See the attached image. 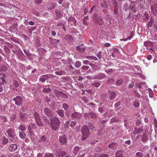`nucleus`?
<instances>
[{"label": "nucleus", "mask_w": 157, "mask_h": 157, "mask_svg": "<svg viewBox=\"0 0 157 157\" xmlns=\"http://www.w3.org/2000/svg\"><path fill=\"white\" fill-rule=\"evenodd\" d=\"M109 147L110 149H115L117 147V144L115 143H112L109 145Z\"/></svg>", "instance_id": "nucleus-23"}, {"label": "nucleus", "mask_w": 157, "mask_h": 157, "mask_svg": "<svg viewBox=\"0 0 157 157\" xmlns=\"http://www.w3.org/2000/svg\"><path fill=\"white\" fill-rule=\"evenodd\" d=\"M111 45L109 43H106L105 44V47H109Z\"/></svg>", "instance_id": "nucleus-64"}, {"label": "nucleus", "mask_w": 157, "mask_h": 157, "mask_svg": "<svg viewBox=\"0 0 157 157\" xmlns=\"http://www.w3.org/2000/svg\"><path fill=\"white\" fill-rule=\"evenodd\" d=\"M134 85V83L133 82H132L131 84H129L128 86V87L130 88H132Z\"/></svg>", "instance_id": "nucleus-56"}, {"label": "nucleus", "mask_w": 157, "mask_h": 157, "mask_svg": "<svg viewBox=\"0 0 157 157\" xmlns=\"http://www.w3.org/2000/svg\"><path fill=\"white\" fill-rule=\"evenodd\" d=\"M33 116L37 125L39 126H42L43 124L38 113L35 112L33 113Z\"/></svg>", "instance_id": "nucleus-4"}, {"label": "nucleus", "mask_w": 157, "mask_h": 157, "mask_svg": "<svg viewBox=\"0 0 157 157\" xmlns=\"http://www.w3.org/2000/svg\"><path fill=\"white\" fill-rule=\"evenodd\" d=\"M83 63L85 65H87L89 64L91 66L92 64L91 63H89V61L87 60H85L83 61Z\"/></svg>", "instance_id": "nucleus-43"}, {"label": "nucleus", "mask_w": 157, "mask_h": 157, "mask_svg": "<svg viewBox=\"0 0 157 157\" xmlns=\"http://www.w3.org/2000/svg\"><path fill=\"white\" fill-rule=\"evenodd\" d=\"M123 82V80L121 79H120L118 80L116 82V84L117 85H121Z\"/></svg>", "instance_id": "nucleus-46"}, {"label": "nucleus", "mask_w": 157, "mask_h": 157, "mask_svg": "<svg viewBox=\"0 0 157 157\" xmlns=\"http://www.w3.org/2000/svg\"><path fill=\"white\" fill-rule=\"evenodd\" d=\"M98 18V19H95V20L96 21V22L95 23L97 24L98 23L99 21H101L102 20V18L101 17H99Z\"/></svg>", "instance_id": "nucleus-50"}, {"label": "nucleus", "mask_w": 157, "mask_h": 157, "mask_svg": "<svg viewBox=\"0 0 157 157\" xmlns=\"http://www.w3.org/2000/svg\"><path fill=\"white\" fill-rule=\"evenodd\" d=\"M154 21V20L153 19L151 18L150 19V21L147 24V26L148 28L151 27L153 24V22Z\"/></svg>", "instance_id": "nucleus-29"}, {"label": "nucleus", "mask_w": 157, "mask_h": 157, "mask_svg": "<svg viewBox=\"0 0 157 157\" xmlns=\"http://www.w3.org/2000/svg\"><path fill=\"white\" fill-rule=\"evenodd\" d=\"M85 57L90 60H98L97 58L93 56H85Z\"/></svg>", "instance_id": "nucleus-15"}, {"label": "nucleus", "mask_w": 157, "mask_h": 157, "mask_svg": "<svg viewBox=\"0 0 157 157\" xmlns=\"http://www.w3.org/2000/svg\"><path fill=\"white\" fill-rule=\"evenodd\" d=\"M105 75L104 74L100 73L96 75L95 79L101 80L105 78Z\"/></svg>", "instance_id": "nucleus-10"}, {"label": "nucleus", "mask_w": 157, "mask_h": 157, "mask_svg": "<svg viewBox=\"0 0 157 157\" xmlns=\"http://www.w3.org/2000/svg\"><path fill=\"white\" fill-rule=\"evenodd\" d=\"M45 140L46 138L44 136H42L41 138V141H44Z\"/></svg>", "instance_id": "nucleus-63"}, {"label": "nucleus", "mask_w": 157, "mask_h": 157, "mask_svg": "<svg viewBox=\"0 0 157 157\" xmlns=\"http://www.w3.org/2000/svg\"><path fill=\"white\" fill-rule=\"evenodd\" d=\"M51 40L52 42L56 44H59V40L56 39H51Z\"/></svg>", "instance_id": "nucleus-40"}, {"label": "nucleus", "mask_w": 157, "mask_h": 157, "mask_svg": "<svg viewBox=\"0 0 157 157\" xmlns=\"http://www.w3.org/2000/svg\"><path fill=\"white\" fill-rule=\"evenodd\" d=\"M151 9L154 14H157V8L155 6H151Z\"/></svg>", "instance_id": "nucleus-20"}, {"label": "nucleus", "mask_w": 157, "mask_h": 157, "mask_svg": "<svg viewBox=\"0 0 157 157\" xmlns=\"http://www.w3.org/2000/svg\"><path fill=\"white\" fill-rule=\"evenodd\" d=\"M1 119L2 122H6L7 121V119L6 117L1 116Z\"/></svg>", "instance_id": "nucleus-41"}, {"label": "nucleus", "mask_w": 157, "mask_h": 157, "mask_svg": "<svg viewBox=\"0 0 157 157\" xmlns=\"http://www.w3.org/2000/svg\"><path fill=\"white\" fill-rule=\"evenodd\" d=\"M43 119L44 120V122H45L47 124H50V122L49 120L47 119L46 117H43Z\"/></svg>", "instance_id": "nucleus-42"}, {"label": "nucleus", "mask_w": 157, "mask_h": 157, "mask_svg": "<svg viewBox=\"0 0 157 157\" xmlns=\"http://www.w3.org/2000/svg\"><path fill=\"white\" fill-rule=\"evenodd\" d=\"M92 85L96 87H98L100 86V83L99 82H94L92 83Z\"/></svg>", "instance_id": "nucleus-31"}, {"label": "nucleus", "mask_w": 157, "mask_h": 157, "mask_svg": "<svg viewBox=\"0 0 157 157\" xmlns=\"http://www.w3.org/2000/svg\"><path fill=\"white\" fill-rule=\"evenodd\" d=\"M58 95L62 98H67V96L65 94L61 92H59L58 93Z\"/></svg>", "instance_id": "nucleus-21"}, {"label": "nucleus", "mask_w": 157, "mask_h": 157, "mask_svg": "<svg viewBox=\"0 0 157 157\" xmlns=\"http://www.w3.org/2000/svg\"><path fill=\"white\" fill-rule=\"evenodd\" d=\"M81 65V63L79 61L76 62L75 66L77 68H79Z\"/></svg>", "instance_id": "nucleus-35"}, {"label": "nucleus", "mask_w": 157, "mask_h": 157, "mask_svg": "<svg viewBox=\"0 0 157 157\" xmlns=\"http://www.w3.org/2000/svg\"><path fill=\"white\" fill-rule=\"evenodd\" d=\"M90 116L92 117L93 118H96V115L94 114L91 113H90Z\"/></svg>", "instance_id": "nucleus-59"}, {"label": "nucleus", "mask_w": 157, "mask_h": 157, "mask_svg": "<svg viewBox=\"0 0 157 157\" xmlns=\"http://www.w3.org/2000/svg\"><path fill=\"white\" fill-rule=\"evenodd\" d=\"M26 136V134L23 131L19 132V136L22 139H24Z\"/></svg>", "instance_id": "nucleus-19"}, {"label": "nucleus", "mask_w": 157, "mask_h": 157, "mask_svg": "<svg viewBox=\"0 0 157 157\" xmlns=\"http://www.w3.org/2000/svg\"><path fill=\"white\" fill-rule=\"evenodd\" d=\"M51 121L50 126L53 130H56L58 128L60 121L56 117H54L50 118Z\"/></svg>", "instance_id": "nucleus-1"}, {"label": "nucleus", "mask_w": 157, "mask_h": 157, "mask_svg": "<svg viewBox=\"0 0 157 157\" xmlns=\"http://www.w3.org/2000/svg\"><path fill=\"white\" fill-rule=\"evenodd\" d=\"M7 65L0 64V71H5L7 70Z\"/></svg>", "instance_id": "nucleus-17"}, {"label": "nucleus", "mask_w": 157, "mask_h": 157, "mask_svg": "<svg viewBox=\"0 0 157 157\" xmlns=\"http://www.w3.org/2000/svg\"><path fill=\"white\" fill-rule=\"evenodd\" d=\"M51 90V89L49 87H46V88H44L43 91L45 92H50Z\"/></svg>", "instance_id": "nucleus-36"}, {"label": "nucleus", "mask_w": 157, "mask_h": 157, "mask_svg": "<svg viewBox=\"0 0 157 157\" xmlns=\"http://www.w3.org/2000/svg\"><path fill=\"white\" fill-rule=\"evenodd\" d=\"M48 75H42L40 78V80L41 81L44 82H45V80L48 79Z\"/></svg>", "instance_id": "nucleus-14"}, {"label": "nucleus", "mask_w": 157, "mask_h": 157, "mask_svg": "<svg viewBox=\"0 0 157 157\" xmlns=\"http://www.w3.org/2000/svg\"><path fill=\"white\" fill-rule=\"evenodd\" d=\"M98 111L101 113H102L104 112L103 108L102 107H99L98 109Z\"/></svg>", "instance_id": "nucleus-53"}, {"label": "nucleus", "mask_w": 157, "mask_h": 157, "mask_svg": "<svg viewBox=\"0 0 157 157\" xmlns=\"http://www.w3.org/2000/svg\"><path fill=\"white\" fill-rule=\"evenodd\" d=\"M19 128L22 130V131H25L26 130L25 127L23 125H20L19 127Z\"/></svg>", "instance_id": "nucleus-37"}, {"label": "nucleus", "mask_w": 157, "mask_h": 157, "mask_svg": "<svg viewBox=\"0 0 157 157\" xmlns=\"http://www.w3.org/2000/svg\"><path fill=\"white\" fill-rule=\"evenodd\" d=\"M56 6V4L52 2H49L47 4V7L49 9H52L54 8Z\"/></svg>", "instance_id": "nucleus-13"}, {"label": "nucleus", "mask_w": 157, "mask_h": 157, "mask_svg": "<svg viewBox=\"0 0 157 157\" xmlns=\"http://www.w3.org/2000/svg\"><path fill=\"white\" fill-rule=\"evenodd\" d=\"M14 85L15 87H17L19 86V84L17 82L15 81L14 82Z\"/></svg>", "instance_id": "nucleus-62"}, {"label": "nucleus", "mask_w": 157, "mask_h": 157, "mask_svg": "<svg viewBox=\"0 0 157 157\" xmlns=\"http://www.w3.org/2000/svg\"><path fill=\"white\" fill-rule=\"evenodd\" d=\"M113 71V70L112 69H110L109 70H105V71L107 73H109Z\"/></svg>", "instance_id": "nucleus-57"}, {"label": "nucleus", "mask_w": 157, "mask_h": 157, "mask_svg": "<svg viewBox=\"0 0 157 157\" xmlns=\"http://www.w3.org/2000/svg\"><path fill=\"white\" fill-rule=\"evenodd\" d=\"M135 68L138 71V72L136 73V74L138 75L140 74L141 72V71L140 67L138 66H135Z\"/></svg>", "instance_id": "nucleus-32"}, {"label": "nucleus", "mask_w": 157, "mask_h": 157, "mask_svg": "<svg viewBox=\"0 0 157 157\" xmlns=\"http://www.w3.org/2000/svg\"><path fill=\"white\" fill-rule=\"evenodd\" d=\"M8 142V140L6 138H3L2 141V144H6Z\"/></svg>", "instance_id": "nucleus-33"}, {"label": "nucleus", "mask_w": 157, "mask_h": 157, "mask_svg": "<svg viewBox=\"0 0 157 157\" xmlns=\"http://www.w3.org/2000/svg\"><path fill=\"white\" fill-rule=\"evenodd\" d=\"M144 45L146 47H152L153 46V43L149 41H145L144 43Z\"/></svg>", "instance_id": "nucleus-12"}, {"label": "nucleus", "mask_w": 157, "mask_h": 157, "mask_svg": "<svg viewBox=\"0 0 157 157\" xmlns=\"http://www.w3.org/2000/svg\"><path fill=\"white\" fill-rule=\"evenodd\" d=\"M4 50L5 52L7 53L9 52L10 50L9 49L8 47L6 46H4Z\"/></svg>", "instance_id": "nucleus-47"}, {"label": "nucleus", "mask_w": 157, "mask_h": 157, "mask_svg": "<svg viewBox=\"0 0 157 157\" xmlns=\"http://www.w3.org/2000/svg\"><path fill=\"white\" fill-rule=\"evenodd\" d=\"M17 148V145L16 144H11L9 147V150L10 151H15Z\"/></svg>", "instance_id": "nucleus-11"}, {"label": "nucleus", "mask_w": 157, "mask_h": 157, "mask_svg": "<svg viewBox=\"0 0 157 157\" xmlns=\"http://www.w3.org/2000/svg\"><path fill=\"white\" fill-rule=\"evenodd\" d=\"M81 117V114L77 112H74L71 115V117L74 119H80Z\"/></svg>", "instance_id": "nucleus-6"}, {"label": "nucleus", "mask_w": 157, "mask_h": 157, "mask_svg": "<svg viewBox=\"0 0 157 157\" xmlns=\"http://www.w3.org/2000/svg\"><path fill=\"white\" fill-rule=\"evenodd\" d=\"M132 38V36H130L127 37V38L126 39H125L124 41H126L127 40H130Z\"/></svg>", "instance_id": "nucleus-61"}, {"label": "nucleus", "mask_w": 157, "mask_h": 157, "mask_svg": "<svg viewBox=\"0 0 157 157\" xmlns=\"http://www.w3.org/2000/svg\"><path fill=\"white\" fill-rule=\"evenodd\" d=\"M82 138L83 140H85L89 134V129L87 126H84L82 129Z\"/></svg>", "instance_id": "nucleus-3"}, {"label": "nucleus", "mask_w": 157, "mask_h": 157, "mask_svg": "<svg viewBox=\"0 0 157 157\" xmlns=\"http://www.w3.org/2000/svg\"><path fill=\"white\" fill-rule=\"evenodd\" d=\"M59 140L62 144H65L67 141L65 136L64 135H63L60 136Z\"/></svg>", "instance_id": "nucleus-7"}, {"label": "nucleus", "mask_w": 157, "mask_h": 157, "mask_svg": "<svg viewBox=\"0 0 157 157\" xmlns=\"http://www.w3.org/2000/svg\"><path fill=\"white\" fill-rule=\"evenodd\" d=\"M76 124V123L75 121H72L71 122V123L70 124V126L72 128H73L75 126Z\"/></svg>", "instance_id": "nucleus-48"}, {"label": "nucleus", "mask_w": 157, "mask_h": 157, "mask_svg": "<svg viewBox=\"0 0 157 157\" xmlns=\"http://www.w3.org/2000/svg\"><path fill=\"white\" fill-rule=\"evenodd\" d=\"M44 157H54L52 153H46Z\"/></svg>", "instance_id": "nucleus-34"}, {"label": "nucleus", "mask_w": 157, "mask_h": 157, "mask_svg": "<svg viewBox=\"0 0 157 157\" xmlns=\"http://www.w3.org/2000/svg\"><path fill=\"white\" fill-rule=\"evenodd\" d=\"M116 95V93L115 92H112L111 94V96L110 97V99H114Z\"/></svg>", "instance_id": "nucleus-38"}, {"label": "nucleus", "mask_w": 157, "mask_h": 157, "mask_svg": "<svg viewBox=\"0 0 157 157\" xmlns=\"http://www.w3.org/2000/svg\"><path fill=\"white\" fill-rule=\"evenodd\" d=\"M0 78H1V80L2 81V82L1 83H2V85H3V83L5 82V79H4V76H3V77H0Z\"/></svg>", "instance_id": "nucleus-55"}, {"label": "nucleus", "mask_w": 157, "mask_h": 157, "mask_svg": "<svg viewBox=\"0 0 157 157\" xmlns=\"http://www.w3.org/2000/svg\"><path fill=\"white\" fill-rule=\"evenodd\" d=\"M115 155L116 157H124L122 151H118L116 152Z\"/></svg>", "instance_id": "nucleus-16"}, {"label": "nucleus", "mask_w": 157, "mask_h": 157, "mask_svg": "<svg viewBox=\"0 0 157 157\" xmlns=\"http://www.w3.org/2000/svg\"><path fill=\"white\" fill-rule=\"evenodd\" d=\"M12 41L15 43L19 44L20 43L19 40L17 38H13L11 39Z\"/></svg>", "instance_id": "nucleus-30"}, {"label": "nucleus", "mask_w": 157, "mask_h": 157, "mask_svg": "<svg viewBox=\"0 0 157 157\" xmlns=\"http://www.w3.org/2000/svg\"><path fill=\"white\" fill-rule=\"evenodd\" d=\"M152 56L151 55H149L147 57V59H148V60H150L151 59H152Z\"/></svg>", "instance_id": "nucleus-58"}, {"label": "nucleus", "mask_w": 157, "mask_h": 157, "mask_svg": "<svg viewBox=\"0 0 157 157\" xmlns=\"http://www.w3.org/2000/svg\"><path fill=\"white\" fill-rule=\"evenodd\" d=\"M82 68L83 70H86L89 68V67L87 66L84 65L82 67Z\"/></svg>", "instance_id": "nucleus-51"}, {"label": "nucleus", "mask_w": 157, "mask_h": 157, "mask_svg": "<svg viewBox=\"0 0 157 157\" xmlns=\"http://www.w3.org/2000/svg\"><path fill=\"white\" fill-rule=\"evenodd\" d=\"M98 157H108V156L107 154H101Z\"/></svg>", "instance_id": "nucleus-54"}, {"label": "nucleus", "mask_w": 157, "mask_h": 157, "mask_svg": "<svg viewBox=\"0 0 157 157\" xmlns=\"http://www.w3.org/2000/svg\"><path fill=\"white\" fill-rule=\"evenodd\" d=\"M136 155L138 157H143V154L142 152H137L136 154Z\"/></svg>", "instance_id": "nucleus-45"}, {"label": "nucleus", "mask_w": 157, "mask_h": 157, "mask_svg": "<svg viewBox=\"0 0 157 157\" xmlns=\"http://www.w3.org/2000/svg\"><path fill=\"white\" fill-rule=\"evenodd\" d=\"M148 132H144L143 135L142 136V141L143 142H146L148 140Z\"/></svg>", "instance_id": "nucleus-8"}, {"label": "nucleus", "mask_w": 157, "mask_h": 157, "mask_svg": "<svg viewBox=\"0 0 157 157\" xmlns=\"http://www.w3.org/2000/svg\"><path fill=\"white\" fill-rule=\"evenodd\" d=\"M6 132L8 135V137L10 138V140L16 141L17 140L16 135L15 133L14 130L13 128L8 129L6 130Z\"/></svg>", "instance_id": "nucleus-2"}, {"label": "nucleus", "mask_w": 157, "mask_h": 157, "mask_svg": "<svg viewBox=\"0 0 157 157\" xmlns=\"http://www.w3.org/2000/svg\"><path fill=\"white\" fill-rule=\"evenodd\" d=\"M79 150V147L77 146H76L74 148V150L73 151V152L74 154L76 155L78 153Z\"/></svg>", "instance_id": "nucleus-25"}, {"label": "nucleus", "mask_w": 157, "mask_h": 157, "mask_svg": "<svg viewBox=\"0 0 157 157\" xmlns=\"http://www.w3.org/2000/svg\"><path fill=\"white\" fill-rule=\"evenodd\" d=\"M62 107L66 111L68 110L69 108V106L66 103H64L62 105Z\"/></svg>", "instance_id": "nucleus-27"}, {"label": "nucleus", "mask_w": 157, "mask_h": 157, "mask_svg": "<svg viewBox=\"0 0 157 157\" xmlns=\"http://www.w3.org/2000/svg\"><path fill=\"white\" fill-rule=\"evenodd\" d=\"M134 105L136 107H138L140 105L139 102L137 101H134Z\"/></svg>", "instance_id": "nucleus-39"}, {"label": "nucleus", "mask_w": 157, "mask_h": 157, "mask_svg": "<svg viewBox=\"0 0 157 157\" xmlns=\"http://www.w3.org/2000/svg\"><path fill=\"white\" fill-rule=\"evenodd\" d=\"M148 90L149 93V97L151 98H152L153 97L154 94L151 88H149Z\"/></svg>", "instance_id": "nucleus-28"}, {"label": "nucleus", "mask_w": 157, "mask_h": 157, "mask_svg": "<svg viewBox=\"0 0 157 157\" xmlns=\"http://www.w3.org/2000/svg\"><path fill=\"white\" fill-rule=\"evenodd\" d=\"M20 119L21 120H24L26 118L25 115L22 113H20L19 114Z\"/></svg>", "instance_id": "nucleus-24"}, {"label": "nucleus", "mask_w": 157, "mask_h": 157, "mask_svg": "<svg viewBox=\"0 0 157 157\" xmlns=\"http://www.w3.org/2000/svg\"><path fill=\"white\" fill-rule=\"evenodd\" d=\"M45 114L49 117L52 116V112L50 110L49 108H46L44 110Z\"/></svg>", "instance_id": "nucleus-9"}, {"label": "nucleus", "mask_w": 157, "mask_h": 157, "mask_svg": "<svg viewBox=\"0 0 157 157\" xmlns=\"http://www.w3.org/2000/svg\"><path fill=\"white\" fill-rule=\"evenodd\" d=\"M13 100L15 101L16 105H21L22 104L23 102V98L22 97L18 96L14 98Z\"/></svg>", "instance_id": "nucleus-5"}, {"label": "nucleus", "mask_w": 157, "mask_h": 157, "mask_svg": "<svg viewBox=\"0 0 157 157\" xmlns=\"http://www.w3.org/2000/svg\"><path fill=\"white\" fill-rule=\"evenodd\" d=\"M36 3L38 4L41 3L42 1V0H36Z\"/></svg>", "instance_id": "nucleus-60"}, {"label": "nucleus", "mask_w": 157, "mask_h": 157, "mask_svg": "<svg viewBox=\"0 0 157 157\" xmlns=\"http://www.w3.org/2000/svg\"><path fill=\"white\" fill-rule=\"evenodd\" d=\"M56 112L61 117H62L64 116V113L63 110L62 109H59L58 110L56 111Z\"/></svg>", "instance_id": "nucleus-18"}, {"label": "nucleus", "mask_w": 157, "mask_h": 157, "mask_svg": "<svg viewBox=\"0 0 157 157\" xmlns=\"http://www.w3.org/2000/svg\"><path fill=\"white\" fill-rule=\"evenodd\" d=\"M65 73L66 72H65L62 70L56 71L55 72L56 74L59 75H64L65 74Z\"/></svg>", "instance_id": "nucleus-22"}, {"label": "nucleus", "mask_w": 157, "mask_h": 157, "mask_svg": "<svg viewBox=\"0 0 157 157\" xmlns=\"http://www.w3.org/2000/svg\"><path fill=\"white\" fill-rule=\"evenodd\" d=\"M77 50L79 52H83L85 51V49L84 47H81L79 46H77L76 48Z\"/></svg>", "instance_id": "nucleus-26"}, {"label": "nucleus", "mask_w": 157, "mask_h": 157, "mask_svg": "<svg viewBox=\"0 0 157 157\" xmlns=\"http://www.w3.org/2000/svg\"><path fill=\"white\" fill-rule=\"evenodd\" d=\"M66 155V152L64 151H62L59 154L61 156V157H64L65 155Z\"/></svg>", "instance_id": "nucleus-49"}, {"label": "nucleus", "mask_w": 157, "mask_h": 157, "mask_svg": "<svg viewBox=\"0 0 157 157\" xmlns=\"http://www.w3.org/2000/svg\"><path fill=\"white\" fill-rule=\"evenodd\" d=\"M6 45L8 48H12L13 47V46L11 44L9 43H7L6 44Z\"/></svg>", "instance_id": "nucleus-52"}, {"label": "nucleus", "mask_w": 157, "mask_h": 157, "mask_svg": "<svg viewBox=\"0 0 157 157\" xmlns=\"http://www.w3.org/2000/svg\"><path fill=\"white\" fill-rule=\"evenodd\" d=\"M102 52L101 51H99L98 53L97 54V56L99 58V59H101L102 57L101 55Z\"/></svg>", "instance_id": "nucleus-44"}]
</instances>
